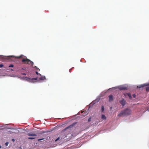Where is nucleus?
Listing matches in <instances>:
<instances>
[{
	"label": "nucleus",
	"instance_id": "obj_1",
	"mask_svg": "<svg viewBox=\"0 0 149 149\" xmlns=\"http://www.w3.org/2000/svg\"><path fill=\"white\" fill-rule=\"evenodd\" d=\"M74 124L73 123L63 129L61 133L60 136L56 139L55 140V141L56 142L60 139L61 141H63L62 139H64V138L66 137L67 134H69V132H70V130L69 129L73 127L74 125Z\"/></svg>",
	"mask_w": 149,
	"mask_h": 149
},
{
	"label": "nucleus",
	"instance_id": "obj_2",
	"mask_svg": "<svg viewBox=\"0 0 149 149\" xmlns=\"http://www.w3.org/2000/svg\"><path fill=\"white\" fill-rule=\"evenodd\" d=\"M131 113V110L127 108L121 111L120 113L118 114V116L119 117L128 116L130 115Z\"/></svg>",
	"mask_w": 149,
	"mask_h": 149
},
{
	"label": "nucleus",
	"instance_id": "obj_3",
	"mask_svg": "<svg viewBox=\"0 0 149 149\" xmlns=\"http://www.w3.org/2000/svg\"><path fill=\"white\" fill-rule=\"evenodd\" d=\"M38 77L35 78H30L28 77L26 78V80L27 81H29V82H33L34 81L38 79Z\"/></svg>",
	"mask_w": 149,
	"mask_h": 149
},
{
	"label": "nucleus",
	"instance_id": "obj_4",
	"mask_svg": "<svg viewBox=\"0 0 149 149\" xmlns=\"http://www.w3.org/2000/svg\"><path fill=\"white\" fill-rule=\"evenodd\" d=\"M27 135L29 136H37V135L36 134L34 133L33 132H30L28 133L27 134Z\"/></svg>",
	"mask_w": 149,
	"mask_h": 149
},
{
	"label": "nucleus",
	"instance_id": "obj_5",
	"mask_svg": "<svg viewBox=\"0 0 149 149\" xmlns=\"http://www.w3.org/2000/svg\"><path fill=\"white\" fill-rule=\"evenodd\" d=\"M119 102L123 106L125 105L126 101L124 99H123L121 100Z\"/></svg>",
	"mask_w": 149,
	"mask_h": 149
},
{
	"label": "nucleus",
	"instance_id": "obj_6",
	"mask_svg": "<svg viewBox=\"0 0 149 149\" xmlns=\"http://www.w3.org/2000/svg\"><path fill=\"white\" fill-rule=\"evenodd\" d=\"M119 89L121 90H127V88L126 87L122 86L120 87L119 88Z\"/></svg>",
	"mask_w": 149,
	"mask_h": 149
},
{
	"label": "nucleus",
	"instance_id": "obj_7",
	"mask_svg": "<svg viewBox=\"0 0 149 149\" xmlns=\"http://www.w3.org/2000/svg\"><path fill=\"white\" fill-rule=\"evenodd\" d=\"M124 95L126 97L127 95L129 97L130 99H132V96L130 93H125L124 94Z\"/></svg>",
	"mask_w": 149,
	"mask_h": 149
},
{
	"label": "nucleus",
	"instance_id": "obj_8",
	"mask_svg": "<svg viewBox=\"0 0 149 149\" xmlns=\"http://www.w3.org/2000/svg\"><path fill=\"white\" fill-rule=\"evenodd\" d=\"M109 102H111L113 100V96L112 95H110L108 96Z\"/></svg>",
	"mask_w": 149,
	"mask_h": 149
},
{
	"label": "nucleus",
	"instance_id": "obj_9",
	"mask_svg": "<svg viewBox=\"0 0 149 149\" xmlns=\"http://www.w3.org/2000/svg\"><path fill=\"white\" fill-rule=\"evenodd\" d=\"M147 85V84H141L139 86H137V88H141L145 86H146Z\"/></svg>",
	"mask_w": 149,
	"mask_h": 149
},
{
	"label": "nucleus",
	"instance_id": "obj_10",
	"mask_svg": "<svg viewBox=\"0 0 149 149\" xmlns=\"http://www.w3.org/2000/svg\"><path fill=\"white\" fill-rule=\"evenodd\" d=\"M27 60H29V59L26 58V59H23L22 60V62H24V63L25 64H27L28 63V61H27Z\"/></svg>",
	"mask_w": 149,
	"mask_h": 149
},
{
	"label": "nucleus",
	"instance_id": "obj_11",
	"mask_svg": "<svg viewBox=\"0 0 149 149\" xmlns=\"http://www.w3.org/2000/svg\"><path fill=\"white\" fill-rule=\"evenodd\" d=\"M27 61H28V64H31L33 66V63L32 61L29 60H27Z\"/></svg>",
	"mask_w": 149,
	"mask_h": 149
},
{
	"label": "nucleus",
	"instance_id": "obj_12",
	"mask_svg": "<svg viewBox=\"0 0 149 149\" xmlns=\"http://www.w3.org/2000/svg\"><path fill=\"white\" fill-rule=\"evenodd\" d=\"M46 79L45 77V76L41 77L39 78V81L43 80Z\"/></svg>",
	"mask_w": 149,
	"mask_h": 149
},
{
	"label": "nucleus",
	"instance_id": "obj_13",
	"mask_svg": "<svg viewBox=\"0 0 149 149\" xmlns=\"http://www.w3.org/2000/svg\"><path fill=\"white\" fill-rule=\"evenodd\" d=\"M102 119L104 120H106V117L104 115L102 114Z\"/></svg>",
	"mask_w": 149,
	"mask_h": 149
},
{
	"label": "nucleus",
	"instance_id": "obj_14",
	"mask_svg": "<svg viewBox=\"0 0 149 149\" xmlns=\"http://www.w3.org/2000/svg\"><path fill=\"white\" fill-rule=\"evenodd\" d=\"M101 108H102V109H101L102 112H103L104 111V107L103 106H102Z\"/></svg>",
	"mask_w": 149,
	"mask_h": 149
},
{
	"label": "nucleus",
	"instance_id": "obj_15",
	"mask_svg": "<svg viewBox=\"0 0 149 149\" xmlns=\"http://www.w3.org/2000/svg\"><path fill=\"white\" fill-rule=\"evenodd\" d=\"M146 90L147 91H149V86L146 87Z\"/></svg>",
	"mask_w": 149,
	"mask_h": 149
},
{
	"label": "nucleus",
	"instance_id": "obj_16",
	"mask_svg": "<svg viewBox=\"0 0 149 149\" xmlns=\"http://www.w3.org/2000/svg\"><path fill=\"white\" fill-rule=\"evenodd\" d=\"M35 138V137H28V139H33Z\"/></svg>",
	"mask_w": 149,
	"mask_h": 149
},
{
	"label": "nucleus",
	"instance_id": "obj_17",
	"mask_svg": "<svg viewBox=\"0 0 149 149\" xmlns=\"http://www.w3.org/2000/svg\"><path fill=\"white\" fill-rule=\"evenodd\" d=\"M8 144H9L8 142H7L6 143H5V145L6 146H7L8 145Z\"/></svg>",
	"mask_w": 149,
	"mask_h": 149
},
{
	"label": "nucleus",
	"instance_id": "obj_18",
	"mask_svg": "<svg viewBox=\"0 0 149 149\" xmlns=\"http://www.w3.org/2000/svg\"><path fill=\"white\" fill-rule=\"evenodd\" d=\"M14 67V65H13V64H11V65H10L9 66V67Z\"/></svg>",
	"mask_w": 149,
	"mask_h": 149
},
{
	"label": "nucleus",
	"instance_id": "obj_19",
	"mask_svg": "<svg viewBox=\"0 0 149 149\" xmlns=\"http://www.w3.org/2000/svg\"><path fill=\"white\" fill-rule=\"evenodd\" d=\"M22 56H23L22 55L20 56L17 57H16V58H21L22 57Z\"/></svg>",
	"mask_w": 149,
	"mask_h": 149
},
{
	"label": "nucleus",
	"instance_id": "obj_20",
	"mask_svg": "<svg viewBox=\"0 0 149 149\" xmlns=\"http://www.w3.org/2000/svg\"><path fill=\"white\" fill-rule=\"evenodd\" d=\"M36 74H37V75H38V74H39L40 76H41V74H40L39 73H38L37 72H36Z\"/></svg>",
	"mask_w": 149,
	"mask_h": 149
},
{
	"label": "nucleus",
	"instance_id": "obj_21",
	"mask_svg": "<svg viewBox=\"0 0 149 149\" xmlns=\"http://www.w3.org/2000/svg\"><path fill=\"white\" fill-rule=\"evenodd\" d=\"M3 65L2 64H0V68H2V67H3Z\"/></svg>",
	"mask_w": 149,
	"mask_h": 149
},
{
	"label": "nucleus",
	"instance_id": "obj_22",
	"mask_svg": "<svg viewBox=\"0 0 149 149\" xmlns=\"http://www.w3.org/2000/svg\"><path fill=\"white\" fill-rule=\"evenodd\" d=\"M43 139H38V141H41V140H43Z\"/></svg>",
	"mask_w": 149,
	"mask_h": 149
},
{
	"label": "nucleus",
	"instance_id": "obj_23",
	"mask_svg": "<svg viewBox=\"0 0 149 149\" xmlns=\"http://www.w3.org/2000/svg\"><path fill=\"white\" fill-rule=\"evenodd\" d=\"M91 118H88V122H89L90 121H91Z\"/></svg>",
	"mask_w": 149,
	"mask_h": 149
},
{
	"label": "nucleus",
	"instance_id": "obj_24",
	"mask_svg": "<svg viewBox=\"0 0 149 149\" xmlns=\"http://www.w3.org/2000/svg\"><path fill=\"white\" fill-rule=\"evenodd\" d=\"M132 95L135 98L136 97V95L135 94H133Z\"/></svg>",
	"mask_w": 149,
	"mask_h": 149
},
{
	"label": "nucleus",
	"instance_id": "obj_25",
	"mask_svg": "<svg viewBox=\"0 0 149 149\" xmlns=\"http://www.w3.org/2000/svg\"><path fill=\"white\" fill-rule=\"evenodd\" d=\"M37 68V69H36V70H37L38 71H39L40 70V69H39V68Z\"/></svg>",
	"mask_w": 149,
	"mask_h": 149
},
{
	"label": "nucleus",
	"instance_id": "obj_26",
	"mask_svg": "<svg viewBox=\"0 0 149 149\" xmlns=\"http://www.w3.org/2000/svg\"><path fill=\"white\" fill-rule=\"evenodd\" d=\"M12 141H15V139H12Z\"/></svg>",
	"mask_w": 149,
	"mask_h": 149
},
{
	"label": "nucleus",
	"instance_id": "obj_27",
	"mask_svg": "<svg viewBox=\"0 0 149 149\" xmlns=\"http://www.w3.org/2000/svg\"><path fill=\"white\" fill-rule=\"evenodd\" d=\"M22 74L23 75H25L26 74L24 73H22Z\"/></svg>",
	"mask_w": 149,
	"mask_h": 149
},
{
	"label": "nucleus",
	"instance_id": "obj_28",
	"mask_svg": "<svg viewBox=\"0 0 149 149\" xmlns=\"http://www.w3.org/2000/svg\"><path fill=\"white\" fill-rule=\"evenodd\" d=\"M14 57V56H10V57H10H10Z\"/></svg>",
	"mask_w": 149,
	"mask_h": 149
},
{
	"label": "nucleus",
	"instance_id": "obj_29",
	"mask_svg": "<svg viewBox=\"0 0 149 149\" xmlns=\"http://www.w3.org/2000/svg\"><path fill=\"white\" fill-rule=\"evenodd\" d=\"M45 133V132H43V133Z\"/></svg>",
	"mask_w": 149,
	"mask_h": 149
},
{
	"label": "nucleus",
	"instance_id": "obj_30",
	"mask_svg": "<svg viewBox=\"0 0 149 149\" xmlns=\"http://www.w3.org/2000/svg\"><path fill=\"white\" fill-rule=\"evenodd\" d=\"M148 111H149V109H148Z\"/></svg>",
	"mask_w": 149,
	"mask_h": 149
}]
</instances>
